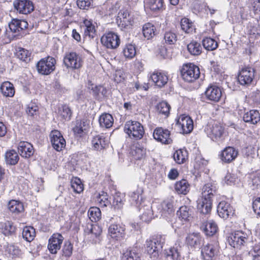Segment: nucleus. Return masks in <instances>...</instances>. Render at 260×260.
<instances>
[{
	"instance_id": "obj_19",
	"label": "nucleus",
	"mask_w": 260,
	"mask_h": 260,
	"mask_svg": "<svg viewBox=\"0 0 260 260\" xmlns=\"http://www.w3.org/2000/svg\"><path fill=\"white\" fill-rule=\"evenodd\" d=\"M63 238L58 233L54 234L50 238V253L55 254L60 249Z\"/></svg>"
},
{
	"instance_id": "obj_43",
	"label": "nucleus",
	"mask_w": 260,
	"mask_h": 260,
	"mask_svg": "<svg viewBox=\"0 0 260 260\" xmlns=\"http://www.w3.org/2000/svg\"><path fill=\"white\" fill-rule=\"evenodd\" d=\"M22 237L27 242L32 241L36 236V231L32 226H25L22 231Z\"/></svg>"
},
{
	"instance_id": "obj_8",
	"label": "nucleus",
	"mask_w": 260,
	"mask_h": 260,
	"mask_svg": "<svg viewBox=\"0 0 260 260\" xmlns=\"http://www.w3.org/2000/svg\"><path fill=\"white\" fill-rule=\"evenodd\" d=\"M13 6L17 12L22 14H28L34 10V5L30 0H14Z\"/></svg>"
},
{
	"instance_id": "obj_57",
	"label": "nucleus",
	"mask_w": 260,
	"mask_h": 260,
	"mask_svg": "<svg viewBox=\"0 0 260 260\" xmlns=\"http://www.w3.org/2000/svg\"><path fill=\"white\" fill-rule=\"evenodd\" d=\"M97 201L99 203L101 206L106 207L110 204V201L108 200V194L107 193L102 191L100 193Z\"/></svg>"
},
{
	"instance_id": "obj_47",
	"label": "nucleus",
	"mask_w": 260,
	"mask_h": 260,
	"mask_svg": "<svg viewBox=\"0 0 260 260\" xmlns=\"http://www.w3.org/2000/svg\"><path fill=\"white\" fill-rule=\"evenodd\" d=\"M203 46L208 51L215 50L218 46L217 42L211 38H206L202 41Z\"/></svg>"
},
{
	"instance_id": "obj_46",
	"label": "nucleus",
	"mask_w": 260,
	"mask_h": 260,
	"mask_svg": "<svg viewBox=\"0 0 260 260\" xmlns=\"http://www.w3.org/2000/svg\"><path fill=\"white\" fill-rule=\"evenodd\" d=\"M146 3L153 11H160L163 9L164 0H146Z\"/></svg>"
},
{
	"instance_id": "obj_36",
	"label": "nucleus",
	"mask_w": 260,
	"mask_h": 260,
	"mask_svg": "<svg viewBox=\"0 0 260 260\" xmlns=\"http://www.w3.org/2000/svg\"><path fill=\"white\" fill-rule=\"evenodd\" d=\"M175 189L178 194H186L189 190V184L186 180L182 179L175 183Z\"/></svg>"
},
{
	"instance_id": "obj_29",
	"label": "nucleus",
	"mask_w": 260,
	"mask_h": 260,
	"mask_svg": "<svg viewBox=\"0 0 260 260\" xmlns=\"http://www.w3.org/2000/svg\"><path fill=\"white\" fill-rule=\"evenodd\" d=\"M129 153L135 159H141L145 154V150L139 143H136L131 146Z\"/></svg>"
},
{
	"instance_id": "obj_60",
	"label": "nucleus",
	"mask_w": 260,
	"mask_h": 260,
	"mask_svg": "<svg viewBox=\"0 0 260 260\" xmlns=\"http://www.w3.org/2000/svg\"><path fill=\"white\" fill-rule=\"evenodd\" d=\"M251 184L252 186V189L260 188V174H253L251 177Z\"/></svg>"
},
{
	"instance_id": "obj_17",
	"label": "nucleus",
	"mask_w": 260,
	"mask_h": 260,
	"mask_svg": "<svg viewBox=\"0 0 260 260\" xmlns=\"http://www.w3.org/2000/svg\"><path fill=\"white\" fill-rule=\"evenodd\" d=\"M201 229L207 236L211 237L217 233L218 228L217 224L214 221H206V219H205L202 221Z\"/></svg>"
},
{
	"instance_id": "obj_24",
	"label": "nucleus",
	"mask_w": 260,
	"mask_h": 260,
	"mask_svg": "<svg viewBox=\"0 0 260 260\" xmlns=\"http://www.w3.org/2000/svg\"><path fill=\"white\" fill-rule=\"evenodd\" d=\"M28 24L24 20L13 19L9 23V26L13 32H19L27 28Z\"/></svg>"
},
{
	"instance_id": "obj_12",
	"label": "nucleus",
	"mask_w": 260,
	"mask_h": 260,
	"mask_svg": "<svg viewBox=\"0 0 260 260\" xmlns=\"http://www.w3.org/2000/svg\"><path fill=\"white\" fill-rule=\"evenodd\" d=\"M246 240H247L246 235L241 231L235 232L228 237V242L233 247L238 248L243 245Z\"/></svg>"
},
{
	"instance_id": "obj_42",
	"label": "nucleus",
	"mask_w": 260,
	"mask_h": 260,
	"mask_svg": "<svg viewBox=\"0 0 260 260\" xmlns=\"http://www.w3.org/2000/svg\"><path fill=\"white\" fill-rule=\"evenodd\" d=\"M144 37L148 40L152 38L155 35V27L150 23H147L143 27Z\"/></svg>"
},
{
	"instance_id": "obj_38",
	"label": "nucleus",
	"mask_w": 260,
	"mask_h": 260,
	"mask_svg": "<svg viewBox=\"0 0 260 260\" xmlns=\"http://www.w3.org/2000/svg\"><path fill=\"white\" fill-rule=\"evenodd\" d=\"M49 56L42 58L37 64V68L38 72L42 75H49V64L48 59Z\"/></svg>"
},
{
	"instance_id": "obj_44",
	"label": "nucleus",
	"mask_w": 260,
	"mask_h": 260,
	"mask_svg": "<svg viewBox=\"0 0 260 260\" xmlns=\"http://www.w3.org/2000/svg\"><path fill=\"white\" fill-rule=\"evenodd\" d=\"M202 46L200 43L192 41L187 45V50L192 55H199L202 52Z\"/></svg>"
},
{
	"instance_id": "obj_18",
	"label": "nucleus",
	"mask_w": 260,
	"mask_h": 260,
	"mask_svg": "<svg viewBox=\"0 0 260 260\" xmlns=\"http://www.w3.org/2000/svg\"><path fill=\"white\" fill-rule=\"evenodd\" d=\"M238 154V151L234 148L227 147L221 152L220 157L222 161L229 163L237 157Z\"/></svg>"
},
{
	"instance_id": "obj_9",
	"label": "nucleus",
	"mask_w": 260,
	"mask_h": 260,
	"mask_svg": "<svg viewBox=\"0 0 260 260\" xmlns=\"http://www.w3.org/2000/svg\"><path fill=\"white\" fill-rule=\"evenodd\" d=\"M180 133L182 134H189L193 129V121L191 118L184 115H181L178 118L177 123Z\"/></svg>"
},
{
	"instance_id": "obj_28",
	"label": "nucleus",
	"mask_w": 260,
	"mask_h": 260,
	"mask_svg": "<svg viewBox=\"0 0 260 260\" xmlns=\"http://www.w3.org/2000/svg\"><path fill=\"white\" fill-rule=\"evenodd\" d=\"M151 79L159 87H162L166 85L168 81V76L164 73L154 72L150 76Z\"/></svg>"
},
{
	"instance_id": "obj_53",
	"label": "nucleus",
	"mask_w": 260,
	"mask_h": 260,
	"mask_svg": "<svg viewBox=\"0 0 260 260\" xmlns=\"http://www.w3.org/2000/svg\"><path fill=\"white\" fill-rule=\"evenodd\" d=\"M123 53L125 57L132 58L136 55L135 47L132 44L127 45L124 48Z\"/></svg>"
},
{
	"instance_id": "obj_27",
	"label": "nucleus",
	"mask_w": 260,
	"mask_h": 260,
	"mask_svg": "<svg viewBox=\"0 0 260 260\" xmlns=\"http://www.w3.org/2000/svg\"><path fill=\"white\" fill-rule=\"evenodd\" d=\"M179 218L182 221H190L192 218L193 211L186 206H181L177 212Z\"/></svg>"
},
{
	"instance_id": "obj_1",
	"label": "nucleus",
	"mask_w": 260,
	"mask_h": 260,
	"mask_svg": "<svg viewBox=\"0 0 260 260\" xmlns=\"http://www.w3.org/2000/svg\"><path fill=\"white\" fill-rule=\"evenodd\" d=\"M164 241L160 236L146 241V251L153 260L156 259L160 252Z\"/></svg>"
},
{
	"instance_id": "obj_51",
	"label": "nucleus",
	"mask_w": 260,
	"mask_h": 260,
	"mask_svg": "<svg viewBox=\"0 0 260 260\" xmlns=\"http://www.w3.org/2000/svg\"><path fill=\"white\" fill-rule=\"evenodd\" d=\"M122 260H139L140 254L135 249L129 250L123 253Z\"/></svg>"
},
{
	"instance_id": "obj_50",
	"label": "nucleus",
	"mask_w": 260,
	"mask_h": 260,
	"mask_svg": "<svg viewBox=\"0 0 260 260\" xmlns=\"http://www.w3.org/2000/svg\"><path fill=\"white\" fill-rule=\"evenodd\" d=\"M170 106L166 102H160L157 104L156 109L159 114L168 116L170 113Z\"/></svg>"
},
{
	"instance_id": "obj_52",
	"label": "nucleus",
	"mask_w": 260,
	"mask_h": 260,
	"mask_svg": "<svg viewBox=\"0 0 260 260\" xmlns=\"http://www.w3.org/2000/svg\"><path fill=\"white\" fill-rule=\"evenodd\" d=\"M71 187L76 193H80L83 190V184L82 183L81 180L75 177L71 181Z\"/></svg>"
},
{
	"instance_id": "obj_14",
	"label": "nucleus",
	"mask_w": 260,
	"mask_h": 260,
	"mask_svg": "<svg viewBox=\"0 0 260 260\" xmlns=\"http://www.w3.org/2000/svg\"><path fill=\"white\" fill-rule=\"evenodd\" d=\"M217 211L219 216L224 219L228 218L234 213L233 207L225 201H221L218 204Z\"/></svg>"
},
{
	"instance_id": "obj_16",
	"label": "nucleus",
	"mask_w": 260,
	"mask_h": 260,
	"mask_svg": "<svg viewBox=\"0 0 260 260\" xmlns=\"http://www.w3.org/2000/svg\"><path fill=\"white\" fill-rule=\"evenodd\" d=\"M205 94L208 100L215 102H218L222 95L221 89L215 85L209 86L207 88Z\"/></svg>"
},
{
	"instance_id": "obj_34",
	"label": "nucleus",
	"mask_w": 260,
	"mask_h": 260,
	"mask_svg": "<svg viewBox=\"0 0 260 260\" xmlns=\"http://www.w3.org/2000/svg\"><path fill=\"white\" fill-rule=\"evenodd\" d=\"M31 55V52L25 48L18 47L16 49L15 56L16 57L25 63H27L30 60Z\"/></svg>"
},
{
	"instance_id": "obj_62",
	"label": "nucleus",
	"mask_w": 260,
	"mask_h": 260,
	"mask_svg": "<svg viewBox=\"0 0 260 260\" xmlns=\"http://www.w3.org/2000/svg\"><path fill=\"white\" fill-rule=\"evenodd\" d=\"M92 0H77V5L81 9L87 10L91 5Z\"/></svg>"
},
{
	"instance_id": "obj_61",
	"label": "nucleus",
	"mask_w": 260,
	"mask_h": 260,
	"mask_svg": "<svg viewBox=\"0 0 260 260\" xmlns=\"http://www.w3.org/2000/svg\"><path fill=\"white\" fill-rule=\"evenodd\" d=\"M38 111V107L35 103L31 102L27 106L26 113L27 114L31 116L36 114Z\"/></svg>"
},
{
	"instance_id": "obj_21",
	"label": "nucleus",
	"mask_w": 260,
	"mask_h": 260,
	"mask_svg": "<svg viewBox=\"0 0 260 260\" xmlns=\"http://www.w3.org/2000/svg\"><path fill=\"white\" fill-rule=\"evenodd\" d=\"M108 231L110 236L117 240H120L125 235V228L118 224H111Z\"/></svg>"
},
{
	"instance_id": "obj_49",
	"label": "nucleus",
	"mask_w": 260,
	"mask_h": 260,
	"mask_svg": "<svg viewBox=\"0 0 260 260\" xmlns=\"http://www.w3.org/2000/svg\"><path fill=\"white\" fill-rule=\"evenodd\" d=\"M181 29L186 33L192 32L193 29V24L188 18H183L181 20Z\"/></svg>"
},
{
	"instance_id": "obj_23",
	"label": "nucleus",
	"mask_w": 260,
	"mask_h": 260,
	"mask_svg": "<svg viewBox=\"0 0 260 260\" xmlns=\"http://www.w3.org/2000/svg\"><path fill=\"white\" fill-rule=\"evenodd\" d=\"M16 227L10 221H6L0 223V232L5 236L9 237L15 235Z\"/></svg>"
},
{
	"instance_id": "obj_33",
	"label": "nucleus",
	"mask_w": 260,
	"mask_h": 260,
	"mask_svg": "<svg viewBox=\"0 0 260 260\" xmlns=\"http://www.w3.org/2000/svg\"><path fill=\"white\" fill-rule=\"evenodd\" d=\"M0 90L4 96L13 97L15 92L14 85L9 81L4 82L0 87Z\"/></svg>"
},
{
	"instance_id": "obj_54",
	"label": "nucleus",
	"mask_w": 260,
	"mask_h": 260,
	"mask_svg": "<svg viewBox=\"0 0 260 260\" xmlns=\"http://www.w3.org/2000/svg\"><path fill=\"white\" fill-rule=\"evenodd\" d=\"M162 210L170 214L174 211L173 202L171 200H166L161 204Z\"/></svg>"
},
{
	"instance_id": "obj_31",
	"label": "nucleus",
	"mask_w": 260,
	"mask_h": 260,
	"mask_svg": "<svg viewBox=\"0 0 260 260\" xmlns=\"http://www.w3.org/2000/svg\"><path fill=\"white\" fill-rule=\"evenodd\" d=\"M8 208L12 213L15 215L22 213L24 211L23 203L19 201L15 200L9 201Z\"/></svg>"
},
{
	"instance_id": "obj_45",
	"label": "nucleus",
	"mask_w": 260,
	"mask_h": 260,
	"mask_svg": "<svg viewBox=\"0 0 260 260\" xmlns=\"http://www.w3.org/2000/svg\"><path fill=\"white\" fill-rule=\"evenodd\" d=\"M187 151L184 149H179L174 154V160L178 164L184 163L187 158Z\"/></svg>"
},
{
	"instance_id": "obj_15",
	"label": "nucleus",
	"mask_w": 260,
	"mask_h": 260,
	"mask_svg": "<svg viewBox=\"0 0 260 260\" xmlns=\"http://www.w3.org/2000/svg\"><path fill=\"white\" fill-rule=\"evenodd\" d=\"M140 212L141 219L145 222H150L153 218V211L151 204L149 202H143V205L138 207Z\"/></svg>"
},
{
	"instance_id": "obj_5",
	"label": "nucleus",
	"mask_w": 260,
	"mask_h": 260,
	"mask_svg": "<svg viewBox=\"0 0 260 260\" xmlns=\"http://www.w3.org/2000/svg\"><path fill=\"white\" fill-rule=\"evenodd\" d=\"M101 40L103 45L109 49H116L120 43L119 36L116 33L112 31L104 35Z\"/></svg>"
},
{
	"instance_id": "obj_26",
	"label": "nucleus",
	"mask_w": 260,
	"mask_h": 260,
	"mask_svg": "<svg viewBox=\"0 0 260 260\" xmlns=\"http://www.w3.org/2000/svg\"><path fill=\"white\" fill-rule=\"evenodd\" d=\"M143 192V188L138 186L130 194L132 204H135L137 207H139L143 205V202H145L143 201L142 196Z\"/></svg>"
},
{
	"instance_id": "obj_7",
	"label": "nucleus",
	"mask_w": 260,
	"mask_h": 260,
	"mask_svg": "<svg viewBox=\"0 0 260 260\" xmlns=\"http://www.w3.org/2000/svg\"><path fill=\"white\" fill-rule=\"evenodd\" d=\"M205 131L213 141H216L221 139L224 133V128L219 123L209 124L206 126Z\"/></svg>"
},
{
	"instance_id": "obj_2",
	"label": "nucleus",
	"mask_w": 260,
	"mask_h": 260,
	"mask_svg": "<svg viewBox=\"0 0 260 260\" xmlns=\"http://www.w3.org/2000/svg\"><path fill=\"white\" fill-rule=\"evenodd\" d=\"M124 131L130 137L139 140L143 138L144 134L143 126L136 121H128L124 125Z\"/></svg>"
},
{
	"instance_id": "obj_55",
	"label": "nucleus",
	"mask_w": 260,
	"mask_h": 260,
	"mask_svg": "<svg viewBox=\"0 0 260 260\" xmlns=\"http://www.w3.org/2000/svg\"><path fill=\"white\" fill-rule=\"evenodd\" d=\"M164 40L166 43L168 44H174L177 40V37L174 32L168 31L165 33Z\"/></svg>"
},
{
	"instance_id": "obj_64",
	"label": "nucleus",
	"mask_w": 260,
	"mask_h": 260,
	"mask_svg": "<svg viewBox=\"0 0 260 260\" xmlns=\"http://www.w3.org/2000/svg\"><path fill=\"white\" fill-rule=\"evenodd\" d=\"M166 256L168 260L177 259L179 256V253L174 248H171L167 253Z\"/></svg>"
},
{
	"instance_id": "obj_35",
	"label": "nucleus",
	"mask_w": 260,
	"mask_h": 260,
	"mask_svg": "<svg viewBox=\"0 0 260 260\" xmlns=\"http://www.w3.org/2000/svg\"><path fill=\"white\" fill-rule=\"evenodd\" d=\"M85 26L84 35L89 38H93L95 35L96 30L94 25L91 20L85 19L83 21Z\"/></svg>"
},
{
	"instance_id": "obj_32",
	"label": "nucleus",
	"mask_w": 260,
	"mask_h": 260,
	"mask_svg": "<svg viewBox=\"0 0 260 260\" xmlns=\"http://www.w3.org/2000/svg\"><path fill=\"white\" fill-rule=\"evenodd\" d=\"M202 242V238L198 233L190 234L186 237V243L190 247H199Z\"/></svg>"
},
{
	"instance_id": "obj_41",
	"label": "nucleus",
	"mask_w": 260,
	"mask_h": 260,
	"mask_svg": "<svg viewBox=\"0 0 260 260\" xmlns=\"http://www.w3.org/2000/svg\"><path fill=\"white\" fill-rule=\"evenodd\" d=\"M58 113L62 120L65 121L70 120L72 114L71 109L67 105L59 106Z\"/></svg>"
},
{
	"instance_id": "obj_48",
	"label": "nucleus",
	"mask_w": 260,
	"mask_h": 260,
	"mask_svg": "<svg viewBox=\"0 0 260 260\" xmlns=\"http://www.w3.org/2000/svg\"><path fill=\"white\" fill-rule=\"evenodd\" d=\"M88 215L91 221L96 222L101 219V210L98 207H91L88 210Z\"/></svg>"
},
{
	"instance_id": "obj_63",
	"label": "nucleus",
	"mask_w": 260,
	"mask_h": 260,
	"mask_svg": "<svg viewBox=\"0 0 260 260\" xmlns=\"http://www.w3.org/2000/svg\"><path fill=\"white\" fill-rule=\"evenodd\" d=\"M87 125L85 121H81L77 123L76 125L74 128V131L77 134H81L84 131H86Z\"/></svg>"
},
{
	"instance_id": "obj_20",
	"label": "nucleus",
	"mask_w": 260,
	"mask_h": 260,
	"mask_svg": "<svg viewBox=\"0 0 260 260\" xmlns=\"http://www.w3.org/2000/svg\"><path fill=\"white\" fill-rule=\"evenodd\" d=\"M216 193V185L210 183H207L203 186L202 189V198L212 201V198Z\"/></svg>"
},
{
	"instance_id": "obj_13",
	"label": "nucleus",
	"mask_w": 260,
	"mask_h": 260,
	"mask_svg": "<svg viewBox=\"0 0 260 260\" xmlns=\"http://www.w3.org/2000/svg\"><path fill=\"white\" fill-rule=\"evenodd\" d=\"M218 252L216 246L208 243L201 248V255L204 260H213Z\"/></svg>"
},
{
	"instance_id": "obj_10",
	"label": "nucleus",
	"mask_w": 260,
	"mask_h": 260,
	"mask_svg": "<svg viewBox=\"0 0 260 260\" xmlns=\"http://www.w3.org/2000/svg\"><path fill=\"white\" fill-rule=\"evenodd\" d=\"M50 137H51L52 146L55 150L60 151L65 148L66 142L59 131H51Z\"/></svg>"
},
{
	"instance_id": "obj_37",
	"label": "nucleus",
	"mask_w": 260,
	"mask_h": 260,
	"mask_svg": "<svg viewBox=\"0 0 260 260\" xmlns=\"http://www.w3.org/2000/svg\"><path fill=\"white\" fill-rule=\"evenodd\" d=\"M108 142L105 140L103 136L98 135L94 137L92 140V144L96 150H101L108 145Z\"/></svg>"
},
{
	"instance_id": "obj_11",
	"label": "nucleus",
	"mask_w": 260,
	"mask_h": 260,
	"mask_svg": "<svg viewBox=\"0 0 260 260\" xmlns=\"http://www.w3.org/2000/svg\"><path fill=\"white\" fill-rule=\"evenodd\" d=\"M170 135V132L168 129L161 127H156L154 130L153 134V137L156 140L165 144H169L172 143L173 140Z\"/></svg>"
},
{
	"instance_id": "obj_39",
	"label": "nucleus",
	"mask_w": 260,
	"mask_h": 260,
	"mask_svg": "<svg viewBox=\"0 0 260 260\" xmlns=\"http://www.w3.org/2000/svg\"><path fill=\"white\" fill-rule=\"evenodd\" d=\"M19 157L16 151L11 150L5 154V160L7 165H15L18 162Z\"/></svg>"
},
{
	"instance_id": "obj_4",
	"label": "nucleus",
	"mask_w": 260,
	"mask_h": 260,
	"mask_svg": "<svg viewBox=\"0 0 260 260\" xmlns=\"http://www.w3.org/2000/svg\"><path fill=\"white\" fill-rule=\"evenodd\" d=\"M255 74V70L250 67H244L239 71L238 80L242 85L248 86L252 84Z\"/></svg>"
},
{
	"instance_id": "obj_58",
	"label": "nucleus",
	"mask_w": 260,
	"mask_h": 260,
	"mask_svg": "<svg viewBox=\"0 0 260 260\" xmlns=\"http://www.w3.org/2000/svg\"><path fill=\"white\" fill-rule=\"evenodd\" d=\"M63 255L66 257H70L73 252V245L69 241H66L62 248Z\"/></svg>"
},
{
	"instance_id": "obj_59",
	"label": "nucleus",
	"mask_w": 260,
	"mask_h": 260,
	"mask_svg": "<svg viewBox=\"0 0 260 260\" xmlns=\"http://www.w3.org/2000/svg\"><path fill=\"white\" fill-rule=\"evenodd\" d=\"M94 94L96 96L102 95L105 96L106 95L107 90L106 88L101 85L95 86L91 88Z\"/></svg>"
},
{
	"instance_id": "obj_6",
	"label": "nucleus",
	"mask_w": 260,
	"mask_h": 260,
	"mask_svg": "<svg viewBox=\"0 0 260 260\" xmlns=\"http://www.w3.org/2000/svg\"><path fill=\"white\" fill-rule=\"evenodd\" d=\"M63 63L67 68L78 69L81 67L82 61L78 54L76 52H71L66 54Z\"/></svg>"
},
{
	"instance_id": "obj_25",
	"label": "nucleus",
	"mask_w": 260,
	"mask_h": 260,
	"mask_svg": "<svg viewBox=\"0 0 260 260\" xmlns=\"http://www.w3.org/2000/svg\"><path fill=\"white\" fill-rule=\"evenodd\" d=\"M212 201L201 198L198 203V211L203 215H208L211 211Z\"/></svg>"
},
{
	"instance_id": "obj_56",
	"label": "nucleus",
	"mask_w": 260,
	"mask_h": 260,
	"mask_svg": "<svg viewBox=\"0 0 260 260\" xmlns=\"http://www.w3.org/2000/svg\"><path fill=\"white\" fill-rule=\"evenodd\" d=\"M124 202V198L120 193H116L114 196L113 205L115 208L120 209L122 207Z\"/></svg>"
},
{
	"instance_id": "obj_40",
	"label": "nucleus",
	"mask_w": 260,
	"mask_h": 260,
	"mask_svg": "<svg viewBox=\"0 0 260 260\" xmlns=\"http://www.w3.org/2000/svg\"><path fill=\"white\" fill-rule=\"evenodd\" d=\"M113 121V117L108 113L102 114L99 118V123L102 127L110 128L112 126Z\"/></svg>"
},
{
	"instance_id": "obj_3",
	"label": "nucleus",
	"mask_w": 260,
	"mask_h": 260,
	"mask_svg": "<svg viewBox=\"0 0 260 260\" xmlns=\"http://www.w3.org/2000/svg\"><path fill=\"white\" fill-rule=\"evenodd\" d=\"M181 73L183 79L187 82H194L199 78L200 74L198 67L192 63L184 65Z\"/></svg>"
},
{
	"instance_id": "obj_22",
	"label": "nucleus",
	"mask_w": 260,
	"mask_h": 260,
	"mask_svg": "<svg viewBox=\"0 0 260 260\" xmlns=\"http://www.w3.org/2000/svg\"><path fill=\"white\" fill-rule=\"evenodd\" d=\"M19 154L23 157L28 158L32 156L34 153V149L32 145L26 142H20L18 147Z\"/></svg>"
},
{
	"instance_id": "obj_30",
	"label": "nucleus",
	"mask_w": 260,
	"mask_h": 260,
	"mask_svg": "<svg viewBox=\"0 0 260 260\" xmlns=\"http://www.w3.org/2000/svg\"><path fill=\"white\" fill-rule=\"evenodd\" d=\"M243 119L245 122L255 124L260 120V114L257 110H250L244 114Z\"/></svg>"
}]
</instances>
